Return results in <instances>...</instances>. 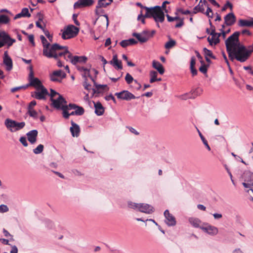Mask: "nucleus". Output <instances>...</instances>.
Returning <instances> with one entry per match:
<instances>
[{
    "instance_id": "obj_33",
    "label": "nucleus",
    "mask_w": 253,
    "mask_h": 253,
    "mask_svg": "<svg viewBox=\"0 0 253 253\" xmlns=\"http://www.w3.org/2000/svg\"><path fill=\"white\" fill-rule=\"evenodd\" d=\"M139 204L135 203L131 201L127 202V206L129 208L138 211Z\"/></svg>"
},
{
    "instance_id": "obj_7",
    "label": "nucleus",
    "mask_w": 253,
    "mask_h": 253,
    "mask_svg": "<svg viewBox=\"0 0 253 253\" xmlns=\"http://www.w3.org/2000/svg\"><path fill=\"white\" fill-rule=\"evenodd\" d=\"M29 81L30 82L29 84H26L29 85V86H34L37 89L42 88V86H43L39 79L34 78V73H30L29 75Z\"/></svg>"
},
{
    "instance_id": "obj_38",
    "label": "nucleus",
    "mask_w": 253,
    "mask_h": 253,
    "mask_svg": "<svg viewBox=\"0 0 253 253\" xmlns=\"http://www.w3.org/2000/svg\"><path fill=\"white\" fill-rule=\"evenodd\" d=\"M201 63L202 65L199 68V71L203 74L207 73L208 65H206L203 60H201Z\"/></svg>"
},
{
    "instance_id": "obj_46",
    "label": "nucleus",
    "mask_w": 253,
    "mask_h": 253,
    "mask_svg": "<svg viewBox=\"0 0 253 253\" xmlns=\"http://www.w3.org/2000/svg\"><path fill=\"white\" fill-rule=\"evenodd\" d=\"M27 114H28L30 115V116L34 118H37L38 117V113L34 109L28 110Z\"/></svg>"
},
{
    "instance_id": "obj_35",
    "label": "nucleus",
    "mask_w": 253,
    "mask_h": 253,
    "mask_svg": "<svg viewBox=\"0 0 253 253\" xmlns=\"http://www.w3.org/2000/svg\"><path fill=\"white\" fill-rule=\"evenodd\" d=\"M150 76L151 77V79L150 80V82L151 83H153L157 81V73L155 71H151L150 73Z\"/></svg>"
},
{
    "instance_id": "obj_55",
    "label": "nucleus",
    "mask_w": 253,
    "mask_h": 253,
    "mask_svg": "<svg viewBox=\"0 0 253 253\" xmlns=\"http://www.w3.org/2000/svg\"><path fill=\"white\" fill-rule=\"evenodd\" d=\"M211 38L209 37L207 39L208 42L210 45L212 46L213 45V41L216 38V33L215 32V34L213 36V35H211Z\"/></svg>"
},
{
    "instance_id": "obj_48",
    "label": "nucleus",
    "mask_w": 253,
    "mask_h": 253,
    "mask_svg": "<svg viewBox=\"0 0 253 253\" xmlns=\"http://www.w3.org/2000/svg\"><path fill=\"white\" fill-rule=\"evenodd\" d=\"M21 12L23 17H30L31 16V14L29 12V10L27 8H23Z\"/></svg>"
},
{
    "instance_id": "obj_50",
    "label": "nucleus",
    "mask_w": 253,
    "mask_h": 253,
    "mask_svg": "<svg viewBox=\"0 0 253 253\" xmlns=\"http://www.w3.org/2000/svg\"><path fill=\"white\" fill-rule=\"evenodd\" d=\"M228 7H229L230 8V9H231V10L232 9V8H233L232 4L229 1H227L226 2V3H225V4L224 5V6L222 7L221 11H225Z\"/></svg>"
},
{
    "instance_id": "obj_18",
    "label": "nucleus",
    "mask_w": 253,
    "mask_h": 253,
    "mask_svg": "<svg viewBox=\"0 0 253 253\" xmlns=\"http://www.w3.org/2000/svg\"><path fill=\"white\" fill-rule=\"evenodd\" d=\"M113 1V0H98L95 10L96 14H99V8L106 7L107 6L110 5Z\"/></svg>"
},
{
    "instance_id": "obj_34",
    "label": "nucleus",
    "mask_w": 253,
    "mask_h": 253,
    "mask_svg": "<svg viewBox=\"0 0 253 253\" xmlns=\"http://www.w3.org/2000/svg\"><path fill=\"white\" fill-rule=\"evenodd\" d=\"M227 52H228L229 58L231 61L236 59V53L234 48H228V50H227Z\"/></svg>"
},
{
    "instance_id": "obj_26",
    "label": "nucleus",
    "mask_w": 253,
    "mask_h": 253,
    "mask_svg": "<svg viewBox=\"0 0 253 253\" xmlns=\"http://www.w3.org/2000/svg\"><path fill=\"white\" fill-rule=\"evenodd\" d=\"M152 66L153 67L156 69L161 75H163L164 73L165 69L163 65L159 62L153 60L152 62Z\"/></svg>"
},
{
    "instance_id": "obj_45",
    "label": "nucleus",
    "mask_w": 253,
    "mask_h": 253,
    "mask_svg": "<svg viewBox=\"0 0 253 253\" xmlns=\"http://www.w3.org/2000/svg\"><path fill=\"white\" fill-rule=\"evenodd\" d=\"M125 80L127 84H130L133 81V78L131 75L129 73H127L125 77Z\"/></svg>"
},
{
    "instance_id": "obj_51",
    "label": "nucleus",
    "mask_w": 253,
    "mask_h": 253,
    "mask_svg": "<svg viewBox=\"0 0 253 253\" xmlns=\"http://www.w3.org/2000/svg\"><path fill=\"white\" fill-rule=\"evenodd\" d=\"M50 93H48V94H47L48 95H49L50 96V100H51V99H53L55 95H57L58 96H59V94H60L59 93H58L53 89L51 88L50 89Z\"/></svg>"
},
{
    "instance_id": "obj_9",
    "label": "nucleus",
    "mask_w": 253,
    "mask_h": 253,
    "mask_svg": "<svg viewBox=\"0 0 253 253\" xmlns=\"http://www.w3.org/2000/svg\"><path fill=\"white\" fill-rule=\"evenodd\" d=\"M94 3V0H78L74 4L75 9L89 7Z\"/></svg>"
},
{
    "instance_id": "obj_56",
    "label": "nucleus",
    "mask_w": 253,
    "mask_h": 253,
    "mask_svg": "<svg viewBox=\"0 0 253 253\" xmlns=\"http://www.w3.org/2000/svg\"><path fill=\"white\" fill-rule=\"evenodd\" d=\"M83 86H84V89L88 91L92 90V89L91 87V84L87 83V81H84V82L83 83Z\"/></svg>"
},
{
    "instance_id": "obj_24",
    "label": "nucleus",
    "mask_w": 253,
    "mask_h": 253,
    "mask_svg": "<svg viewBox=\"0 0 253 253\" xmlns=\"http://www.w3.org/2000/svg\"><path fill=\"white\" fill-rule=\"evenodd\" d=\"M110 63L115 66L118 70H122L123 69L122 62L118 60L116 54L113 55V59L110 61Z\"/></svg>"
},
{
    "instance_id": "obj_39",
    "label": "nucleus",
    "mask_w": 253,
    "mask_h": 253,
    "mask_svg": "<svg viewBox=\"0 0 253 253\" xmlns=\"http://www.w3.org/2000/svg\"><path fill=\"white\" fill-rule=\"evenodd\" d=\"M44 146L42 144L39 145L35 149H33V152L35 154H39L42 152Z\"/></svg>"
},
{
    "instance_id": "obj_54",
    "label": "nucleus",
    "mask_w": 253,
    "mask_h": 253,
    "mask_svg": "<svg viewBox=\"0 0 253 253\" xmlns=\"http://www.w3.org/2000/svg\"><path fill=\"white\" fill-rule=\"evenodd\" d=\"M9 209L8 207L5 205H0V212L4 213L8 211Z\"/></svg>"
},
{
    "instance_id": "obj_57",
    "label": "nucleus",
    "mask_w": 253,
    "mask_h": 253,
    "mask_svg": "<svg viewBox=\"0 0 253 253\" xmlns=\"http://www.w3.org/2000/svg\"><path fill=\"white\" fill-rule=\"evenodd\" d=\"M50 79L52 82H61V81L59 78L56 77L55 76H53L52 74L50 75Z\"/></svg>"
},
{
    "instance_id": "obj_62",
    "label": "nucleus",
    "mask_w": 253,
    "mask_h": 253,
    "mask_svg": "<svg viewBox=\"0 0 253 253\" xmlns=\"http://www.w3.org/2000/svg\"><path fill=\"white\" fill-rule=\"evenodd\" d=\"M203 144L205 145V146H206V147L207 148V149L209 150V151H210L211 149V147L210 146H209V145L208 144V141L206 139V138L204 137L202 139H201Z\"/></svg>"
},
{
    "instance_id": "obj_58",
    "label": "nucleus",
    "mask_w": 253,
    "mask_h": 253,
    "mask_svg": "<svg viewBox=\"0 0 253 253\" xmlns=\"http://www.w3.org/2000/svg\"><path fill=\"white\" fill-rule=\"evenodd\" d=\"M19 141L25 147H27L28 146V144L25 137H21L20 138Z\"/></svg>"
},
{
    "instance_id": "obj_59",
    "label": "nucleus",
    "mask_w": 253,
    "mask_h": 253,
    "mask_svg": "<svg viewBox=\"0 0 253 253\" xmlns=\"http://www.w3.org/2000/svg\"><path fill=\"white\" fill-rule=\"evenodd\" d=\"M177 12L181 13L183 14L187 15L191 13V12L189 10H184L182 8H178L177 9Z\"/></svg>"
},
{
    "instance_id": "obj_10",
    "label": "nucleus",
    "mask_w": 253,
    "mask_h": 253,
    "mask_svg": "<svg viewBox=\"0 0 253 253\" xmlns=\"http://www.w3.org/2000/svg\"><path fill=\"white\" fill-rule=\"evenodd\" d=\"M68 58L73 65H76L78 63H85L87 60V58L85 56H73L72 53L68 55Z\"/></svg>"
},
{
    "instance_id": "obj_4",
    "label": "nucleus",
    "mask_w": 253,
    "mask_h": 253,
    "mask_svg": "<svg viewBox=\"0 0 253 253\" xmlns=\"http://www.w3.org/2000/svg\"><path fill=\"white\" fill-rule=\"evenodd\" d=\"M79 29L73 25H70L64 28L62 34V38L67 40L76 37L79 33Z\"/></svg>"
},
{
    "instance_id": "obj_63",
    "label": "nucleus",
    "mask_w": 253,
    "mask_h": 253,
    "mask_svg": "<svg viewBox=\"0 0 253 253\" xmlns=\"http://www.w3.org/2000/svg\"><path fill=\"white\" fill-rule=\"evenodd\" d=\"M105 99L107 101L112 100L114 103L116 102V99L112 94H109L105 97Z\"/></svg>"
},
{
    "instance_id": "obj_3",
    "label": "nucleus",
    "mask_w": 253,
    "mask_h": 253,
    "mask_svg": "<svg viewBox=\"0 0 253 253\" xmlns=\"http://www.w3.org/2000/svg\"><path fill=\"white\" fill-rule=\"evenodd\" d=\"M4 125L10 132H13L23 128L25 126V123L24 122L18 123L8 118L5 120Z\"/></svg>"
},
{
    "instance_id": "obj_30",
    "label": "nucleus",
    "mask_w": 253,
    "mask_h": 253,
    "mask_svg": "<svg viewBox=\"0 0 253 253\" xmlns=\"http://www.w3.org/2000/svg\"><path fill=\"white\" fill-rule=\"evenodd\" d=\"M94 85L95 86L96 89L95 88L92 89L93 94L100 93V91L99 90L100 89H104L107 87L106 84H98L96 82H94Z\"/></svg>"
},
{
    "instance_id": "obj_47",
    "label": "nucleus",
    "mask_w": 253,
    "mask_h": 253,
    "mask_svg": "<svg viewBox=\"0 0 253 253\" xmlns=\"http://www.w3.org/2000/svg\"><path fill=\"white\" fill-rule=\"evenodd\" d=\"M63 106H66L67 107V110H75L77 107V105L76 104L73 103H70L69 105H67V104H65L64 105H62Z\"/></svg>"
},
{
    "instance_id": "obj_53",
    "label": "nucleus",
    "mask_w": 253,
    "mask_h": 253,
    "mask_svg": "<svg viewBox=\"0 0 253 253\" xmlns=\"http://www.w3.org/2000/svg\"><path fill=\"white\" fill-rule=\"evenodd\" d=\"M203 51H204L205 57H210L211 56V54H212V53L211 50L205 47L203 48Z\"/></svg>"
},
{
    "instance_id": "obj_42",
    "label": "nucleus",
    "mask_w": 253,
    "mask_h": 253,
    "mask_svg": "<svg viewBox=\"0 0 253 253\" xmlns=\"http://www.w3.org/2000/svg\"><path fill=\"white\" fill-rule=\"evenodd\" d=\"M28 86L29 85L26 84L24 85H21L17 87H13L11 88L10 91L11 92L13 93L20 89H26Z\"/></svg>"
},
{
    "instance_id": "obj_20",
    "label": "nucleus",
    "mask_w": 253,
    "mask_h": 253,
    "mask_svg": "<svg viewBox=\"0 0 253 253\" xmlns=\"http://www.w3.org/2000/svg\"><path fill=\"white\" fill-rule=\"evenodd\" d=\"M38 134V131L36 129L32 130L27 133V139L31 144H34L36 142Z\"/></svg>"
},
{
    "instance_id": "obj_13",
    "label": "nucleus",
    "mask_w": 253,
    "mask_h": 253,
    "mask_svg": "<svg viewBox=\"0 0 253 253\" xmlns=\"http://www.w3.org/2000/svg\"><path fill=\"white\" fill-rule=\"evenodd\" d=\"M3 63L5 65V69L7 71H10L12 69L13 63L11 57L8 55L7 51H5L4 53L3 57Z\"/></svg>"
},
{
    "instance_id": "obj_14",
    "label": "nucleus",
    "mask_w": 253,
    "mask_h": 253,
    "mask_svg": "<svg viewBox=\"0 0 253 253\" xmlns=\"http://www.w3.org/2000/svg\"><path fill=\"white\" fill-rule=\"evenodd\" d=\"M164 216L166 218V223L169 226H174L176 223V220L175 217L169 212L168 210H167L164 212Z\"/></svg>"
},
{
    "instance_id": "obj_52",
    "label": "nucleus",
    "mask_w": 253,
    "mask_h": 253,
    "mask_svg": "<svg viewBox=\"0 0 253 253\" xmlns=\"http://www.w3.org/2000/svg\"><path fill=\"white\" fill-rule=\"evenodd\" d=\"M43 32L45 36L47 38L50 42H52L53 36L51 35L47 30H43Z\"/></svg>"
},
{
    "instance_id": "obj_43",
    "label": "nucleus",
    "mask_w": 253,
    "mask_h": 253,
    "mask_svg": "<svg viewBox=\"0 0 253 253\" xmlns=\"http://www.w3.org/2000/svg\"><path fill=\"white\" fill-rule=\"evenodd\" d=\"M202 91L203 90L201 88L198 87L193 90L191 94H192V95L195 97L196 96L200 95L202 92Z\"/></svg>"
},
{
    "instance_id": "obj_1",
    "label": "nucleus",
    "mask_w": 253,
    "mask_h": 253,
    "mask_svg": "<svg viewBox=\"0 0 253 253\" xmlns=\"http://www.w3.org/2000/svg\"><path fill=\"white\" fill-rule=\"evenodd\" d=\"M50 54L52 56L47 57L48 58H53L57 60L59 57L64 56V58L68 61L66 54L71 53L66 46H61L58 43H54L50 46Z\"/></svg>"
},
{
    "instance_id": "obj_36",
    "label": "nucleus",
    "mask_w": 253,
    "mask_h": 253,
    "mask_svg": "<svg viewBox=\"0 0 253 253\" xmlns=\"http://www.w3.org/2000/svg\"><path fill=\"white\" fill-rule=\"evenodd\" d=\"M176 42L174 40L170 39L169 41L166 43L165 47L167 49H169L175 46Z\"/></svg>"
},
{
    "instance_id": "obj_6",
    "label": "nucleus",
    "mask_w": 253,
    "mask_h": 253,
    "mask_svg": "<svg viewBox=\"0 0 253 253\" xmlns=\"http://www.w3.org/2000/svg\"><path fill=\"white\" fill-rule=\"evenodd\" d=\"M50 101L52 102L51 106L57 110H60L62 107V105L67 104L66 100L61 94H59L57 98L52 99Z\"/></svg>"
},
{
    "instance_id": "obj_12",
    "label": "nucleus",
    "mask_w": 253,
    "mask_h": 253,
    "mask_svg": "<svg viewBox=\"0 0 253 253\" xmlns=\"http://www.w3.org/2000/svg\"><path fill=\"white\" fill-rule=\"evenodd\" d=\"M0 39H3L4 44L7 45L8 48L16 42L15 39L10 38L9 35L4 31L0 32Z\"/></svg>"
},
{
    "instance_id": "obj_15",
    "label": "nucleus",
    "mask_w": 253,
    "mask_h": 253,
    "mask_svg": "<svg viewBox=\"0 0 253 253\" xmlns=\"http://www.w3.org/2000/svg\"><path fill=\"white\" fill-rule=\"evenodd\" d=\"M154 208L147 204L139 203V211L144 212L147 214H150L154 212Z\"/></svg>"
},
{
    "instance_id": "obj_61",
    "label": "nucleus",
    "mask_w": 253,
    "mask_h": 253,
    "mask_svg": "<svg viewBox=\"0 0 253 253\" xmlns=\"http://www.w3.org/2000/svg\"><path fill=\"white\" fill-rule=\"evenodd\" d=\"M120 45L123 47H126V46L129 45V43H128V42L127 41V40H123L122 41H121L120 42Z\"/></svg>"
},
{
    "instance_id": "obj_5",
    "label": "nucleus",
    "mask_w": 253,
    "mask_h": 253,
    "mask_svg": "<svg viewBox=\"0 0 253 253\" xmlns=\"http://www.w3.org/2000/svg\"><path fill=\"white\" fill-rule=\"evenodd\" d=\"M240 34V32L236 31L227 38L225 41L226 50H228V48H235L238 44H241L239 39Z\"/></svg>"
},
{
    "instance_id": "obj_2",
    "label": "nucleus",
    "mask_w": 253,
    "mask_h": 253,
    "mask_svg": "<svg viewBox=\"0 0 253 253\" xmlns=\"http://www.w3.org/2000/svg\"><path fill=\"white\" fill-rule=\"evenodd\" d=\"M234 49L236 53V59L240 62L246 61L251 56V51H248L243 44H238Z\"/></svg>"
},
{
    "instance_id": "obj_23",
    "label": "nucleus",
    "mask_w": 253,
    "mask_h": 253,
    "mask_svg": "<svg viewBox=\"0 0 253 253\" xmlns=\"http://www.w3.org/2000/svg\"><path fill=\"white\" fill-rule=\"evenodd\" d=\"M238 26L241 27L253 26V18H251L250 20L245 19H240L238 21Z\"/></svg>"
},
{
    "instance_id": "obj_22",
    "label": "nucleus",
    "mask_w": 253,
    "mask_h": 253,
    "mask_svg": "<svg viewBox=\"0 0 253 253\" xmlns=\"http://www.w3.org/2000/svg\"><path fill=\"white\" fill-rule=\"evenodd\" d=\"M72 126L70 127V131L73 137H78L80 134V128L79 126L75 123L73 121L71 122Z\"/></svg>"
},
{
    "instance_id": "obj_31",
    "label": "nucleus",
    "mask_w": 253,
    "mask_h": 253,
    "mask_svg": "<svg viewBox=\"0 0 253 253\" xmlns=\"http://www.w3.org/2000/svg\"><path fill=\"white\" fill-rule=\"evenodd\" d=\"M52 74L53 76H55L59 78L61 80L65 78L66 76V74L61 70L54 71Z\"/></svg>"
},
{
    "instance_id": "obj_41",
    "label": "nucleus",
    "mask_w": 253,
    "mask_h": 253,
    "mask_svg": "<svg viewBox=\"0 0 253 253\" xmlns=\"http://www.w3.org/2000/svg\"><path fill=\"white\" fill-rule=\"evenodd\" d=\"M67 107L66 106H62V107L61 109H60V110H62L63 112H62V114H63V117L65 119H69L70 116H69V113H68V110H67Z\"/></svg>"
},
{
    "instance_id": "obj_29",
    "label": "nucleus",
    "mask_w": 253,
    "mask_h": 253,
    "mask_svg": "<svg viewBox=\"0 0 253 253\" xmlns=\"http://www.w3.org/2000/svg\"><path fill=\"white\" fill-rule=\"evenodd\" d=\"M189 222L192 226L195 228H200V224L201 222V220L194 217H190L189 218Z\"/></svg>"
},
{
    "instance_id": "obj_16",
    "label": "nucleus",
    "mask_w": 253,
    "mask_h": 253,
    "mask_svg": "<svg viewBox=\"0 0 253 253\" xmlns=\"http://www.w3.org/2000/svg\"><path fill=\"white\" fill-rule=\"evenodd\" d=\"M224 24L226 26H231L236 22V18L233 12H230L224 16Z\"/></svg>"
},
{
    "instance_id": "obj_64",
    "label": "nucleus",
    "mask_w": 253,
    "mask_h": 253,
    "mask_svg": "<svg viewBox=\"0 0 253 253\" xmlns=\"http://www.w3.org/2000/svg\"><path fill=\"white\" fill-rule=\"evenodd\" d=\"M29 42L32 44L33 46H35L34 37L33 35H30L28 36Z\"/></svg>"
},
{
    "instance_id": "obj_11",
    "label": "nucleus",
    "mask_w": 253,
    "mask_h": 253,
    "mask_svg": "<svg viewBox=\"0 0 253 253\" xmlns=\"http://www.w3.org/2000/svg\"><path fill=\"white\" fill-rule=\"evenodd\" d=\"M160 7L161 6H155L153 7H144L146 10L144 17L146 18L152 17L154 19V17L158 12V10H159Z\"/></svg>"
},
{
    "instance_id": "obj_44",
    "label": "nucleus",
    "mask_w": 253,
    "mask_h": 253,
    "mask_svg": "<svg viewBox=\"0 0 253 253\" xmlns=\"http://www.w3.org/2000/svg\"><path fill=\"white\" fill-rule=\"evenodd\" d=\"M179 98L182 100H186L188 98H194V96H193L191 93H185L180 95Z\"/></svg>"
},
{
    "instance_id": "obj_28",
    "label": "nucleus",
    "mask_w": 253,
    "mask_h": 253,
    "mask_svg": "<svg viewBox=\"0 0 253 253\" xmlns=\"http://www.w3.org/2000/svg\"><path fill=\"white\" fill-rule=\"evenodd\" d=\"M132 36L135 37L141 43L146 42L149 39L148 36H144L141 34L133 33Z\"/></svg>"
},
{
    "instance_id": "obj_27",
    "label": "nucleus",
    "mask_w": 253,
    "mask_h": 253,
    "mask_svg": "<svg viewBox=\"0 0 253 253\" xmlns=\"http://www.w3.org/2000/svg\"><path fill=\"white\" fill-rule=\"evenodd\" d=\"M94 107L95 109V113L97 116L103 115L104 112V108L100 102L94 103Z\"/></svg>"
},
{
    "instance_id": "obj_32",
    "label": "nucleus",
    "mask_w": 253,
    "mask_h": 253,
    "mask_svg": "<svg viewBox=\"0 0 253 253\" xmlns=\"http://www.w3.org/2000/svg\"><path fill=\"white\" fill-rule=\"evenodd\" d=\"M195 11H193L194 14H196L197 12H200L202 13H204L205 8L203 6V4L199 3L197 6L194 8Z\"/></svg>"
},
{
    "instance_id": "obj_40",
    "label": "nucleus",
    "mask_w": 253,
    "mask_h": 253,
    "mask_svg": "<svg viewBox=\"0 0 253 253\" xmlns=\"http://www.w3.org/2000/svg\"><path fill=\"white\" fill-rule=\"evenodd\" d=\"M77 116L83 115L84 113V109L81 107L77 105V107L75 110Z\"/></svg>"
},
{
    "instance_id": "obj_25",
    "label": "nucleus",
    "mask_w": 253,
    "mask_h": 253,
    "mask_svg": "<svg viewBox=\"0 0 253 253\" xmlns=\"http://www.w3.org/2000/svg\"><path fill=\"white\" fill-rule=\"evenodd\" d=\"M154 19L156 23H162L164 22L165 20V14L162 9L161 7H160L159 10H158V12L154 17Z\"/></svg>"
},
{
    "instance_id": "obj_37",
    "label": "nucleus",
    "mask_w": 253,
    "mask_h": 253,
    "mask_svg": "<svg viewBox=\"0 0 253 253\" xmlns=\"http://www.w3.org/2000/svg\"><path fill=\"white\" fill-rule=\"evenodd\" d=\"M9 21V18L8 16L1 14L0 15V25L1 24H7Z\"/></svg>"
},
{
    "instance_id": "obj_17",
    "label": "nucleus",
    "mask_w": 253,
    "mask_h": 253,
    "mask_svg": "<svg viewBox=\"0 0 253 253\" xmlns=\"http://www.w3.org/2000/svg\"><path fill=\"white\" fill-rule=\"evenodd\" d=\"M39 89H41V91H35L34 92L35 94L33 95L32 96L37 99H45L46 98L45 96L48 94L47 90L44 86H42V88Z\"/></svg>"
},
{
    "instance_id": "obj_8",
    "label": "nucleus",
    "mask_w": 253,
    "mask_h": 253,
    "mask_svg": "<svg viewBox=\"0 0 253 253\" xmlns=\"http://www.w3.org/2000/svg\"><path fill=\"white\" fill-rule=\"evenodd\" d=\"M115 95L117 96L118 98L125 100H130L135 99L136 97L131 92L127 90H123L120 92H116Z\"/></svg>"
},
{
    "instance_id": "obj_60",
    "label": "nucleus",
    "mask_w": 253,
    "mask_h": 253,
    "mask_svg": "<svg viewBox=\"0 0 253 253\" xmlns=\"http://www.w3.org/2000/svg\"><path fill=\"white\" fill-rule=\"evenodd\" d=\"M36 101L35 100L32 101L29 104L28 107V110H33L34 107L36 105Z\"/></svg>"
},
{
    "instance_id": "obj_21",
    "label": "nucleus",
    "mask_w": 253,
    "mask_h": 253,
    "mask_svg": "<svg viewBox=\"0 0 253 253\" xmlns=\"http://www.w3.org/2000/svg\"><path fill=\"white\" fill-rule=\"evenodd\" d=\"M43 45V55L45 57L52 56L50 54V46H51L49 42H48L46 39L44 41L42 42Z\"/></svg>"
},
{
    "instance_id": "obj_19",
    "label": "nucleus",
    "mask_w": 253,
    "mask_h": 253,
    "mask_svg": "<svg viewBox=\"0 0 253 253\" xmlns=\"http://www.w3.org/2000/svg\"><path fill=\"white\" fill-rule=\"evenodd\" d=\"M200 228L208 234L214 236L218 233V229L215 226L207 224L206 226L200 227Z\"/></svg>"
},
{
    "instance_id": "obj_49",
    "label": "nucleus",
    "mask_w": 253,
    "mask_h": 253,
    "mask_svg": "<svg viewBox=\"0 0 253 253\" xmlns=\"http://www.w3.org/2000/svg\"><path fill=\"white\" fill-rule=\"evenodd\" d=\"M77 70L81 72H87V74L90 73V69L85 68L84 67H81L80 66H77Z\"/></svg>"
}]
</instances>
